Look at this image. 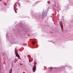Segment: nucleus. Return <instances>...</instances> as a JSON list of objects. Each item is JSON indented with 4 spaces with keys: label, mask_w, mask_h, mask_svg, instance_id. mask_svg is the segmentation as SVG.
<instances>
[{
    "label": "nucleus",
    "mask_w": 73,
    "mask_h": 73,
    "mask_svg": "<svg viewBox=\"0 0 73 73\" xmlns=\"http://www.w3.org/2000/svg\"><path fill=\"white\" fill-rule=\"evenodd\" d=\"M36 65L35 64L34 66L33 67V72H35L36 71Z\"/></svg>",
    "instance_id": "f257e3e1"
},
{
    "label": "nucleus",
    "mask_w": 73,
    "mask_h": 73,
    "mask_svg": "<svg viewBox=\"0 0 73 73\" xmlns=\"http://www.w3.org/2000/svg\"><path fill=\"white\" fill-rule=\"evenodd\" d=\"M48 69L50 70V72H52V70L53 69V68L52 67H50L48 68Z\"/></svg>",
    "instance_id": "f03ea898"
},
{
    "label": "nucleus",
    "mask_w": 73,
    "mask_h": 73,
    "mask_svg": "<svg viewBox=\"0 0 73 73\" xmlns=\"http://www.w3.org/2000/svg\"><path fill=\"white\" fill-rule=\"evenodd\" d=\"M15 54L16 55V56H17V57H20V56L19 55V54H18V53L17 52H15Z\"/></svg>",
    "instance_id": "7ed1b4c3"
},
{
    "label": "nucleus",
    "mask_w": 73,
    "mask_h": 73,
    "mask_svg": "<svg viewBox=\"0 0 73 73\" xmlns=\"http://www.w3.org/2000/svg\"><path fill=\"white\" fill-rule=\"evenodd\" d=\"M46 14H47V13H43L42 14V15L43 16H45Z\"/></svg>",
    "instance_id": "20e7f679"
},
{
    "label": "nucleus",
    "mask_w": 73,
    "mask_h": 73,
    "mask_svg": "<svg viewBox=\"0 0 73 73\" xmlns=\"http://www.w3.org/2000/svg\"><path fill=\"white\" fill-rule=\"evenodd\" d=\"M60 27L62 28V31L63 29V26H62V24H61L60 25Z\"/></svg>",
    "instance_id": "39448f33"
},
{
    "label": "nucleus",
    "mask_w": 73,
    "mask_h": 73,
    "mask_svg": "<svg viewBox=\"0 0 73 73\" xmlns=\"http://www.w3.org/2000/svg\"><path fill=\"white\" fill-rule=\"evenodd\" d=\"M12 70L11 69L9 73H12Z\"/></svg>",
    "instance_id": "423d86ee"
},
{
    "label": "nucleus",
    "mask_w": 73,
    "mask_h": 73,
    "mask_svg": "<svg viewBox=\"0 0 73 73\" xmlns=\"http://www.w3.org/2000/svg\"><path fill=\"white\" fill-rule=\"evenodd\" d=\"M32 44H35V42H32Z\"/></svg>",
    "instance_id": "0eeeda50"
},
{
    "label": "nucleus",
    "mask_w": 73,
    "mask_h": 73,
    "mask_svg": "<svg viewBox=\"0 0 73 73\" xmlns=\"http://www.w3.org/2000/svg\"><path fill=\"white\" fill-rule=\"evenodd\" d=\"M29 62H31V60H29Z\"/></svg>",
    "instance_id": "6e6552de"
},
{
    "label": "nucleus",
    "mask_w": 73,
    "mask_h": 73,
    "mask_svg": "<svg viewBox=\"0 0 73 73\" xmlns=\"http://www.w3.org/2000/svg\"><path fill=\"white\" fill-rule=\"evenodd\" d=\"M14 9H15V6H14Z\"/></svg>",
    "instance_id": "1a4fd4ad"
},
{
    "label": "nucleus",
    "mask_w": 73,
    "mask_h": 73,
    "mask_svg": "<svg viewBox=\"0 0 73 73\" xmlns=\"http://www.w3.org/2000/svg\"><path fill=\"white\" fill-rule=\"evenodd\" d=\"M15 13H17V12H16V11H15Z\"/></svg>",
    "instance_id": "9d476101"
},
{
    "label": "nucleus",
    "mask_w": 73,
    "mask_h": 73,
    "mask_svg": "<svg viewBox=\"0 0 73 73\" xmlns=\"http://www.w3.org/2000/svg\"><path fill=\"white\" fill-rule=\"evenodd\" d=\"M56 69H59V68H56Z\"/></svg>",
    "instance_id": "9b49d317"
},
{
    "label": "nucleus",
    "mask_w": 73,
    "mask_h": 73,
    "mask_svg": "<svg viewBox=\"0 0 73 73\" xmlns=\"http://www.w3.org/2000/svg\"><path fill=\"white\" fill-rule=\"evenodd\" d=\"M57 71L58 72V70H57Z\"/></svg>",
    "instance_id": "f8f14e48"
},
{
    "label": "nucleus",
    "mask_w": 73,
    "mask_h": 73,
    "mask_svg": "<svg viewBox=\"0 0 73 73\" xmlns=\"http://www.w3.org/2000/svg\"><path fill=\"white\" fill-rule=\"evenodd\" d=\"M0 1H1V0H0Z\"/></svg>",
    "instance_id": "ddd939ff"
}]
</instances>
